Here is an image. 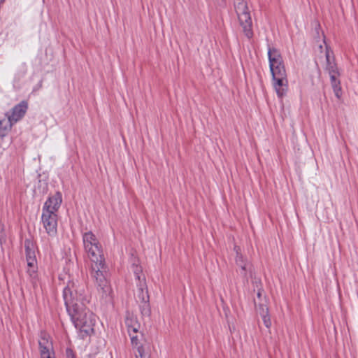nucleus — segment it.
Here are the masks:
<instances>
[{"label": "nucleus", "instance_id": "f257e3e1", "mask_svg": "<svg viewBox=\"0 0 358 358\" xmlns=\"http://www.w3.org/2000/svg\"><path fill=\"white\" fill-rule=\"evenodd\" d=\"M83 240L85 250L92 262V275L95 279L97 289L102 296H106L110 293V287L103 274L106 272V267L99 242L91 231L85 233Z\"/></svg>", "mask_w": 358, "mask_h": 358}, {"label": "nucleus", "instance_id": "f03ea898", "mask_svg": "<svg viewBox=\"0 0 358 358\" xmlns=\"http://www.w3.org/2000/svg\"><path fill=\"white\" fill-rule=\"evenodd\" d=\"M268 57L275 90L278 96L282 97L287 90V80L281 54L278 49L268 47Z\"/></svg>", "mask_w": 358, "mask_h": 358}, {"label": "nucleus", "instance_id": "7ed1b4c3", "mask_svg": "<svg viewBox=\"0 0 358 358\" xmlns=\"http://www.w3.org/2000/svg\"><path fill=\"white\" fill-rule=\"evenodd\" d=\"M89 302L88 299L83 297L80 306H74L73 308L71 306L69 312L76 327L87 335L94 331L93 327L96 322L95 315L87 307V303H89Z\"/></svg>", "mask_w": 358, "mask_h": 358}, {"label": "nucleus", "instance_id": "20e7f679", "mask_svg": "<svg viewBox=\"0 0 358 358\" xmlns=\"http://www.w3.org/2000/svg\"><path fill=\"white\" fill-rule=\"evenodd\" d=\"M62 201V194L57 192L50 196L44 204L41 221L47 234L52 237L56 236L57 232V212Z\"/></svg>", "mask_w": 358, "mask_h": 358}, {"label": "nucleus", "instance_id": "39448f33", "mask_svg": "<svg viewBox=\"0 0 358 358\" xmlns=\"http://www.w3.org/2000/svg\"><path fill=\"white\" fill-rule=\"evenodd\" d=\"M63 297L66 306L68 313L70 311L71 306H80L82 298L88 299L83 285H80L78 282L69 281L64 289Z\"/></svg>", "mask_w": 358, "mask_h": 358}, {"label": "nucleus", "instance_id": "423d86ee", "mask_svg": "<svg viewBox=\"0 0 358 358\" xmlns=\"http://www.w3.org/2000/svg\"><path fill=\"white\" fill-rule=\"evenodd\" d=\"M235 10L245 36L250 39L253 36L252 22L247 3L244 0H236Z\"/></svg>", "mask_w": 358, "mask_h": 358}, {"label": "nucleus", "instance_id": "0eeeda50", "mask_svg": "<svg viewBox=\"0 0 358 358\" xmlns=\"http://www.w3.org/2000/svg\"><path fill=\"white\" fill-rule=\"evenodd\" d=\"M24 248L26 259L27 262V266L29 275L34 278L36 273V260L34 250V245L33 242L29 239L24 241Z\"/></svg>", "mask_w": 358, "mask_h": 358}, {"label": "nucleus", "instance_id": "6e6552de", "mask_svg": "<svg viewBox=\"0 0 358 358\" xmlns=\"http://www.w3.org/2000/svg\"><path fill=\"white\" fill-rule=\"evenodd\" d=\"M28 109V102L27 101H22L18 104L15 105L10 110L5 113V116L9 120L11 124H16L21 120L25 115Z\"/></svg>", "mask_w": 358, "mask_h": 358}, {"label": "nucleus", "instance_id": "1a4fd4ad", "mask_svg": "<svg viewBox=\"0 0 358 358\" xmlns=\"http://www.w3.org/2000/svg\"><path fill=\"white\" fill-rule=\"evenodd\" d=\"M234 250L236 254V264L238 267L241 268V275L245 277L247 271L250 268V264L245 259H244L241 252V248L238 246H235Z\"/></svg>", "mask_w": 358, "mask_h": 358}, {"label": "nucleus", "instance_id": "9d476101", "mask_svg": "<svg viewBox=\"0 0 358 358\" xmlns=\"http://www.w3.org/2000/svg\"><path fill=\"white\" fill-rule=\"evenodd\" d=\"M257 313L261 316L265 327L269 329L271 326V321L268 315V308L266 303H259L257 308Z\"/></svg>", "mask_w": 358, "mask_h": 358}, {"label": "nucleus", "instance_id": "9b49d317", "mask_svg": "<svg viewBox=\"0 0 358 358\" xmlns=\"http://www.w3.org/2000/svg\"><path fill=\"white\" fill-rule=\"evenodd\" d=\"M125 324L129 333L132 331L134 334H136L140 328V324L136 317L129 313H127L126 315Z\"/></svg>", "mask_w": 358, "mask_h": 358}, {"label": "nucleus", "instance_id": "f8f14e48", "mask_svg": "<svg viewBox=\"0 0 358 358\" xmlns=\"http://www.w3.org/2000/svg\"><path fill=\"white\" fill-rule=\"evenodd\" d=\"M40 352H49L52 350V343L49 341L48 336L46 334H41L38 341Z\"/></svg>", "mask_w": 358, "mask_h": 358}, {"label": "nucleus", "instance_id": "ddd939ff", "mask_svg": "<svg viewBox=\"0 0 358 358\" xmlns=\"http://www.w3.org/2000/svg\"><path fill=\"white\" fill-rule=\"evenodd\" d=\"M13 125L8 119L7 120L6 119L0 120V137L6 136L12 129Z\"/></svg>", "mask_w": 358, "mask_h": 358}, {"label": "nucleus", "instance_id": "4468645a", "mask_svg": "<svg viewBox=\"0 0 358 358\" xmlns=\"http://www.w3.org/2000/svg\"><path fill=\"white\" fill-rule=\"evenodd\" d=\"M338 76H331V77H330V78H331V87L334 90L335 95L337 98L339 99L341 96L342 93H341V87L340 80L338 79Z\"/></svg>", "mask_w": 358, "mask_h": 358}, {"label": "nucleus", "instance_id": "2eb2a0df", "mask_svg": "<svg viewBox=\"0 0 358 358\" xmlns=\"http://www.w3.org/2000/svg\"><path fill=\"white\" fill-rule=\"evenodd\" d=\"M136 358H150L148 351L143 345L137 347Z\"/></svg>", "mask_w": 358, "mask_h": 358}, {"label": "nucleus", "instance_id": "dca6fc26", "mask_svg": "<svg viewBox=\"0 0 358 358\" xmlns=\"http://www.w3.org/2000/svg\"><path fill=\"white\" fill-rule=\"evenodd\" d=\"M139 294L138 296V297L140 299V300L141 301L142 303H145V302H148L149 301V296H148V290H144V288H143V285H139Z\"/></svg>", "mask_w": 358, "mask_h": 358}, {"label": "nucleus", "instance_id": "f3484780", "mask_svg": "<svg viewBox=\"0 0 358 358\" xmlns=\"http://www.w3.org/2000/svg\"><path fill=\"white\" fill-rule=\"evenodd\" d=\"M326 70L329 72L330 77H331V76H339V73L338 71L336 64L334 62H332V63L330 64H327Z\"/></svg>", "mask_w": 358, "mask_h": 358}, {"label": "nucleus", "instance_id": "a211bd4d", "mask_svg": "<svg viewBox=\"0 0 358 358\" xmlns=\"http://www.w3.org/2000/svg\"><path fill=\"white\" fill-rule=\"evenodd\" d=\"M141 311L143 315L149 316L150 309L148 302L143 303L142 306H141Z\"/></svg>", "mask_w": 358, "mask_h": 358}, {"label": "nucleus", "instance_id": "6ab92c4d", "mask_svg": "<svg viewBox=\"0 0 358 358\" xmlns=\"http://www.w3.org/2000/svg\"><path fill=\"white\" fill-rule=\"evenodd\" d=\"M129 334L131 338V341L132 345L137 349V347L141 345H138V336L136 335H134L135 334H134L132 331L129 333Z\"/></svg>", "mask_w": 358, "mask_h": 358}, {"label": "nucleus", "instance_id": "aec40b11", "mask_svg": "<svg viewBox=\"0 0 358 358\" xmlns=\"http://www.w3.org/2000/svg\"><path fill=\"white\" fill-rule=\"evenodd\" d=\"M262 290L261 288H257V299H255V303L256 305V308H257L258 305L259 303H264L262 302Z\"/></svg>", "mask_w": 358, "mask_h": 358}, {"label": "nucleus", "instance_id": "412c9836", "mask_svg": "<svg viewBox=\"0 0 358 358\" xmlns=\"http://www.w3.org/2000/svg\"><path fill=\"white\" fill-rule=\"evenodd\" d=\"M325 57H326L327 64H330L332 63V62H334V58L331 57L329 50L327 46H326Z\"/></svg>", "mask_w": 358, "mask_h": 358}, {"label": "nucleus", "instance_id": "4be33fe9", "mask_svg": "<svg viewBox=\"0 0 358 358\" xmlns=\"http://www.w3.org/2000/svg\"><path fill=\"white\" fill-rule=\"evenodd\" d=\"M133 266H134V274H135L136 278L138 280H141L140 273L142 271L141 267L138 266H135L134 264Z\"/></svg>", "mask_w": 358, "mask_h": 358}, {"label": "nucleus", "instance_id": "5701e85b", "mask_svg": "<svg viewBox=\"0 0 358 358\" xmlns=\"http://www.w3.org/2000/svg\"><path fill=\"white\" fill-rule=\"evenodd\" d=\"M41 358H52L51 356L50 351H49V352L43 351V352L41 353Z\"/></svg>", "mask_w": 358, "mask_h": 358}, {"label": "nucleus", "instance_id": "b1692460", "mask_svg": "<svg viewBox=\"0 0 358 358\" xmlns=\"http://www.w3.org/2000/svg\"><path fill=\"white\" fill-rule=\"evenodd\" d=\"M319 48H320V49H321V50H322V45L320 44V45H319Z\"/></svg>", "mask_w": 358, "mask_h": 358}, {"label": "nucleus", "instance_id": "393cba45", "mask_svg": "<svg viewBox=\"0 0 358 358\" xmlns=\"http://www.w3.org/2000/svg\"><path fill=\"white\" fill-rule=\"evenodd\" d=\"M5 0H0V4L2 3Z\"/></svg>", "mask_w": 358, "mask_h": 358}, {"label": "nucleus", "instance_id": "a878e982", "mask_svg": "<svg viewBox=\"0 0 358 358\" xmlns=\"http://www.w3.org/2000/svg\"><path fill=\"white\" fill-rule=\"evenodd\" d=\"M71 358H73V357H71Z\"/></svg>", "mask_w": 358, "mask_h": 358}]
</instances>
